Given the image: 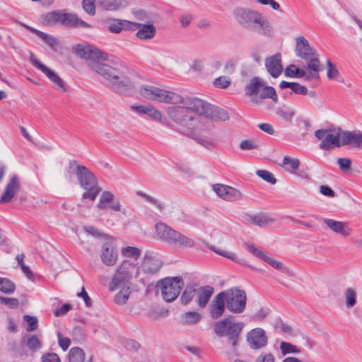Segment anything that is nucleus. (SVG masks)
<instances>
[{
  "label": "nucleus",
  "instance_id": "2",
  "mask_svg": "<svg viewBox=\"0 0 362 362\" xmlns=\"http://www.w3.org/2000/svg\"><path fill=\"white\" fill-rule=\"evenodd\" d=\"M173 105L166 109L169 119L179 126L183 133L193 135L194 132L199 127L201 100L192 98L184 99L182 97V101Z\"/></svg>",
  "mask_w": 362,
  "mask_h": 362
},
{
  "label": "nucleus",
  "instance_id": "13",
  "mask_svg": "<svg viewBox=\"0 0 362 362\" xmlns=\"http://www.w3.org/2000/svg\"><path fill=\"white\" fill-rule=\"evenodd\" d=\"M30 62L33 66L40 70L50 80L56 89L63 93L66 90L63 79L54 71L40 62L33 53H30Z\"/></svg>",
  "mask_w": 362,
  "mask_h": 362
},
{
  "label": "nucleus",
  "instance_id": "57",
  "mask_svg": "<svg viewBox=\"0 0 362 362\" xmlns=\"http://www.w3.org/2000/svg\"><path fill=\"white\" fill-rule=\"evenodd\" d=\"M23 318L28 324L27 331L33 332L37 328V320L36 317L25 315Z\"/></svg>",
  "mask_w": 362,
  "mask_h": 362
},
{
  "label": "nucleus",
  "instance_id": "50",
  "mask_svg": "<svg viewBox=\"0 0 362 362\" xmlns=\"http://www.w3.org/2000/svg\"><path fill=\"white\" fill-rule=\"evenodd\" d=\"M256 174L262 180L272 185H274L276 182V180L274 177L273 174L268 170H257Z\"/></svg>",
  "mask_w": 362,
  "mask_h": 362
},
{
  "label": "nucleus",
  "instance_id": "54",
  "mask_svg": "<svg viewBox=\"0 0 362 362\" xmlns=\"http://www.w3.org/2000/svg\"><path fill=\"white\" fill-rule=\"evenodd\" d=\"M196 141L206 148H212L214 146V141L208 136H197L194 137Z\"/></svg>",
  "mask_w": 362,
  "mask_h": 362
},
{
  "label": "nucleus",
  "instance_id": "18",
  "mask_svg": "<svg viewBox=\"0 0 362 362\" xmlns=\"http://www.w3.org/2000/svg\"><path fill=\"white\" fill-rule=\"evenodd\" d=\"M201 117L216 121H226L229 119L228 112L222 108L211 105L201 100Z\"/></svg>",
  "mask_w": 362,
  "mask_h": 362
},
{
  "label": "nucleus",
  "instance_id": "15",
  "mask_svg": "<svg viewBox=\"0 0 362 362\" xmlns=\"http://www.w3.org/2000/svg\"><path fill=\"white\" fill-rule=\"evenodd\" d=\"M163 262L151 252H146L141 265L137 267L138 273L139 271L143 272L148 276L157 274L161 269Z\"/></svg>",
  "mask_w": 362,
  "mask_h": 362
},
{
  "label": "nucleus",
  "instance_id": "60",
  "mask_svg": "<svg viewBox=\"0 0 362 362\" xmlns=\"http://www.w3.org/2000/svg\"><path fill=\"white\" fill-rule=\"evenodd\" d=\"M236 68V62L233 59L226 61L223 65V72L228 74H232Z\"/></svg>",
  "mask_w": 362,
  "mask_h": 362
},
{
  "label": "nucleus",
  "instance_id": "55",
  "mask_svg": "<svg viewBox=\"0 0 362 362\" xmlns=\"http://www.w3.org/2000/svg\"><path fill=\"white\" fill-rule=\"evenodd\" d=\"M0 303L6 305L11 309L18 307L19 301L17 298L0 296Z\"/></svg>",
  "mask_w": 362,
  "mask_h": 362
},
{
  "label": "nucleus",
  "instance_id": "20",
  "mask_svg": "<svg viewBox=\"0 0 362 362\" xmlns=\"http://www.w3.org/2000/svg\"><path fill=\"white\" fill-rule=\"evenodd\" d=\"M246 339L248 345L252 349H262L268 343V338L265 331L259 327L255 328L247 332Z\"/></svg>",
  "mask_w": 362,
  "mask_h": 362
},
{
  "label": "nucleus",
  "instance_id": "21",
  "mask_svg": "<svg viewBox=\"0 0 362 362\" xmlns=\"http://www.w3.org/2000/svg\"><path fill=\"white\" fill-rule=\"evenodd\" d=\"M213 189L221 199L227 202L238 201L243 197L241 192L238 189L222 184L214 185Z\"/></svg>",
  "mask_w": 362,
  "mask_h": 362
},
{
  "label": "nucleus",
  "instance_id": "32",
  "mask_svg": "<svg viewBox=\"0 0 362 362\" xmlns=\"http://www.w3.org/2000/svg\"><path fill=\"white\" fill-rule=\"evenodd\" d=\"M63 25L74 28H92L91 25L79 18L76 14L68 13H65Z\"/></svg>",
  "mask_w": 362,
  "mask_h": 362
},
{
  "label": "nucleus",
  "instance_id": "3",
  "mask_svg": "<svg viewBox=\"0 0 362 362\" xmlns=\"http://www.w3.org/2000/svg\"><path fill=\"white\" fill-rule=\"evenodd\" d=\"M235 21L243 28L264 36L273 35L274 28L264 15L253 9L236 8L233 11Z\"/></svg>",
  "mask_w": 362,
  "mask_h": 362
},
{
  "label": "nucleus",
  "instance_id": "63",
  "mask_svg": "<svg viewBox=\"0 0 362 362\" xmlns=\"http://www.w3.org/2000/svg\"><path fill=\"white\" fill-rule=\"evenodd\" d=\"M134 15L137 20L141 21L148 22L151 20L149 14L146 11L141 9L135 11L134 12Z\"/></svg>",
  "mask_w": 362,
  "mask_h": 362
},
{
  "label": "nucleus",
  "instance_id": "42",
  "mask_svg": "<svg viewBox=\"0 0 362 362\" xmlns=\"http://www.w3.org/2000/svg\"><path fill=\"white\" fill-rule=\"evenodd\" d=\"M345 304L347 308H353L356 303V291L349 288L344 292Z\"/></svg>",
  "mask_w": 362,
  "mask_h": 362
},
{
  "label": "nucleus",
  "instance_id": "36",
  "mask_svg": "<svg viewBox=\"0 0 362 362\" xmlns=\"http://www.w3.org/2000/svg\"><path fill=\"white\" fill-rule=\"evenodd\" d=\"M30 30L37 35L39 37H40L45 42H46L51 48L53 49H57L59 45V42L57 38L35 28H30Z\"/></svg>",
  "mask_w": 362,
  "mask_h": 362
},
{
  "label": "nucleus",
  "instance_id": "14",
  "mask_svg": "<svg viewBox=\"0 0 362 362\" xmlns=\"http://www.w3.org/2000/svg\"><path fill=\"white\" fill-rule=\"evenodd\" d=\"M315 136L322 140L319 146L322 150H331L334 148H339L341 144V137L339 132L333 133L329 129H317L315 132Z\"/></svg>",
  "mask_w": 362,
  "mask_h": 362
},
{
  "label": "nucleus",
  "instance_id": "31",
  "mask_svg": "<svg viewBox=\"0 0 362 362\" xmlns=\"http://www.w3.org/2000/svg\"><path fill=\"white\" fill-rule=\"evenodd\" d=\"M213 293L214 288L210 286H205L199 288L197 292L196 299L198 305L201 308H204L209 301Z\"/></svg>",
  "mask_w": 362,
  "mask_h": 362
},
{
  "label": "nucleus",
  "instance_id": "53",
  "mask_svg": "<svg viewBox=\"0 0 362 362\" xmlns=\"http://www.w3.org/2000/svg\"><path fill=\"white\" fill-rule=\"evenodd\" d=\"M326 65L327 78L329 79L335 78L339 74V71L337 66L334 64H332L331 61L329 59L327 60Z\"/></svg>",
  "mask_w": 362,
  "mask_h": 362
},
{
  "label": "nucleus",
  "instance_id": "17",
  "mask_svg": "<svg viewBox=\"0 0 362 362\" xmlns=\"http://www.w3.org/2000/svg\"><path fill=\"white\" fill-rule=\"evenodd\" d=\"M117 250L112 238L107 239L101 246L100 259L102 262L108 267L113 266L117 261Z\"/></svg>",
  "mask_w": 362,
  "mask_h": 362
},
{
  "label": "nucleus",
  "instance_id": "37",
  "mask_svg": "<svg viewBox=\"0 0 362 362\" xmlns=\"http://www.w3.org/2000/svg\"><path fill=\"white\" fill-rule=\"evenodd\" d=\"M121 254L124 257L132 258L136 260L141 256V250L136 247L126 246L122 248Z\"/></svg>",
  "mask_w": 362,
  "mask_h": 362
},
{
  "label": "nucleus",
  "instance_id": "45",
  "mask_svg": "<svg viewBox=\"0 0 362 362\" xmlns=\"http://www.w3.org/2000/svg\"><path fill=\"white\" fill-rule=\"evenodd\" d=\"M280 349L284 356L288 354H298L300 352V350L296 346L285 341L281 342Z\"/></svg>",
  "mask_w": 362,
  "mask_h": 362
},
{
  "label": "nucleus",
  "instance_id": "41",
  "mask_svg": "<svg viewBox=\"0 0 362 362\" xmlns=\"http://www.w3.org/2000/svg\"><path fill=\"white\" fill-rule=\"evenodd\" d=\"M16 290V285L10 279L0 277V291L6 294H11Z\"/></svg>",
  "mask_w": 362,
  "mask_h": 362
},
{
  "label": "nucleus",
  "instance_id": "8",
  "mask_svg": "<svg viewBox=\"0 0 362 362\" xmlns=\"http://www.w3.org/2000/svg\"><path fill=\"white\" fill-rule=\"evenodd\" d=\"M138 269L135 264L129 260L123 261L116 269L109 284V290L115 291L121 286H131L130 281L133 276H136Z\"/></svg>",
  "mask_w": 362,
  "mask_h": 362
},
{
  "label": "nucleus",
  "instance_id": "38",
  "mask_svg": "<svg viewBox=\"0 0 362 362\" xmlns=\"http://www.w3.org/2000/svg\"><path fill=\"white\" fill-rule=\"evenodd\" d=\"M85 360V353L81 348L73 347L69 352V362H83Z\"/></svg>",
  "mask_w": 362,
  "mask_h": 362
},
{
  "label": "nucleus",
  "instance_id": "49",
  "mask_svg": "<svg viewBox=\"0 0 362 362\" xmlns=\"http://www.w3.org/2000/svg\"><path fill=\"white\" fill-rule=\"evenodd\" d=\"M258 142L253 139H246L240 141L239 147L242 151H252L258 148Z\"/></svg>",
  "mask_w": 362,
  "mask_h": 362
},
{
  "label": "nucleus",
  "instance_id": "64",
  "mask_svg": "<svg viewBox=\"0 0 362 362\" xmlns=\"http://www.w3.org/2000/svg\"><path fill=\"white\" fill-rule=\"evenodd\" d=\"M275 356L272 353L262 354L259 355L255 362H274Z\"/></svg>",
  "mask_w": 362,
  "mask_h": 362
},
{
  "label": "nucleus",
  "instance_id": "6",
  "mask_svg": "<svg viewBox=\"0 0 362 362\" xmlns=\"http://www.w3.org/2000/svg\"><path fill=\"white\" fill-rule=\"evenodd\" d=\"M157 238L163 243L179 247L192 248L195 246V241L180 231L173 228L163 222H158L155 226Z\"/></svg>",
  "mask_w": 362,
  "mask_h": 362
},
{
  "label": "nucleus",
  "instance_id": "46",
  "mask_svg": "<svg viewBox=\"0 0 362 362\" xmlns=\"http://www.w3.org/2000/svg\"><path fill=\"white\" fill-rule=\"evenodd\" d=\"M137 194L139 196L146 199V200H147L148 202L153 204L159 211H161L163 209L165 204L160 200H158V199H156L155 197L148 195L147 194L142 192H139Z\"/></svg>",
  "mask_w": 362,
  "mask_h": 362
},
{
  "label": "nucleus",
  "instance_id": "24",
  "mask_svg": "<svg viewBox=\"0 0 362 362\" xmlns=\"http://www.w3.org/2000/svg\"><path fill=\"white\" fill-rule=\"evenodd\" d=\"M132 24L133 22L127 20L109 18L106 20L105 26L110 33L119 34L123 30L132 29Z\"/></svg>",
  "mask_w": 362,
  "mask_h": 362
},
{
  "label": "nucleus",
  "instance_id": "4",
  "mask_svg": "<svg viewBox=\"0 0 362 362\" xmlns=\"http://www.w3.org/2000/svg\"><path fill=\"white\" fill-rule=\"evenodd\" d=\"M74 173L76 175L80 186L87 191L83 193L82 199L94 201L100 192L96 177L86 166L79 165L76 160H72L69 162L64 176L68 180H71Z\"/></svg>",
  "mask_w": 362,
  "mask_h": 362
},
{
  "label": "nucleus",
  "instance_id": "29",
  "mask_svg": "<svg viewBox=\"0 0 362 362\" xmlns=\"http://www.w3.org/2000/svg\"><path fill=\"white\" fill-rule=\"evenodd\" d=\"M342 146L352 145L361 148L362 145V132H345L341 135Z\"/></svg>",
  "mask_w": 362,
  "mask_h": 362
},
{
  "label": "nucleus",
  "instance_id": "43",
  "mask_svg": "<svg viewBox=\"0 0 362 362\" xmlns=\"http://www.w3.org/2000/svg\"><path fill=\"white\" fill-rule=\"evenodd\" d=\"M276 113L283 119L287 122H290L295 115V112L293 110L284 105L279 107L276 110Z\"/></svg>",
  "mask_w": 362,
  "mask_h": 362
},
{
  "label": "nucleus",
  "instance_id": "33",
  "mask_svg": "<svg viewBox=\"0 0 362 362\" xmlns=\"http://www.w3.org/2000/svg\"><path fill=\"white\" fill-rule=\"evenodd\" d=\"M206 246L211 251L216 253L217 255L224 257L234 262L243 264V260L240 259L235 252L210 244H207Z\"/></svg>",
  "mask_w": 362,
  "mask_h": 362
},
{
  "label": "nucleus",
  "instance_id": "47",
  "mask_svg": "<svg viewBox=\"0 0 362 362\" xmlns=\"http://www.w3.org/2000/svg\"><path fill=\"white\" fill-rule=\"evenodd\" d=\"M65 13L59 11H52L47 16L49 23H61L63 25Z\"/></svg>",
  "mask_w": 362,
  "mask_h": 362
},
{
  "label": "nucleus",
  "instance_id": "28",
  "mask_svg": "<svg viewBox=\"0 0 362 362\" xmlns=\"http://www.w3.org/2000/svg\"><path fill=\"white\" fill-rule=\"evenodd\" d=\"M136 28V37L141 40H150L156 35V28L152 24H142L133 22L132 29Z\"/></svg>",
  "mask_w": 362,
  "mask_h": 362
},
{
  "label": "nucleus",
  "instance_id": "25",
  "mask_svg": "<svg viewBox=\"0 0 362 362\" xmlns=\"http://www.w3.org/2000/svg\"><path fill=\"white\" fill-rule=\"evenodd\" d=\"M265 67L273 78H278L283 72L281 54H276L267 57L265 59Z\"/></svg>",
  "mask_w": 362,
  "mask_h": 362
},
{
  "label": "nucleus",
  "instance_id": "23",
  "mask_svg": "<svg viewBox=\"0 0 362 362\" xmlns=\"http://www.w3.org/2000/svg\"><path fill=\"white\" fill-rule=\"evenodd\" d=\"M296 42L295 53L298 57L303 59H308L316 55L315 50L310 47L305 37L302 35L297 37Z\"/></svg>",
  "mask_w": 362,
  "mask_h": 362
},
{
  "label": "nucleus",
  "instance_id": "30",
  "mask_svg": "<svg viewBox=\"0 0 362 362\" xmlns=\"http://www.w3.org/2000/svg\"><path fill=\"white\" fill-rule=\"evenodd\" d=\"M307 60L309 61V62L305 66V69L308 70L306 80L311 81L314 79H318L320 77L319 71L320 62L317 58V54Z\"/></svg>",
  "mask_w": 362,
  "mask_h": 362
},
{
  "label": "nucleus",
  "instance_id": "7",
  "mask_svg": "<svg viewBox=\"0 0 362 362\" xmlns=\"http://www.w3.org/2000/svg\"><path fill=\"white\" fill-rule=\"evenodd\" d=\"M245 327L243 322H236L233 316H228L214 325V332L219 337H226L233 346H235Z\"/></svg>",
  "mask_w": 362,
  "mask_h": 362
},
{
  "label": "nucleus",
  "instance_id": "34",
  "mask_svg": "<svg viewBox=\"0 0 362 362\" xmlns=\"http://www.w3.org/2000/svg\"><path fill=\"white\" fill-rule=\"evenodd\" d=\"M247 221L259 227H265L274 222L273 218L263 213L248 215Z\"/></svg>",
  "mask_w": 362,
  "mask_h": 362
},
{
  "label": "nucleus",
  "instance_id": "44",
  "mask_svg": "<svg viewBox=\"0 0 362 362\" xmlns=\"http://www.w3.org/2000/svg\"><path fill=\"white\" fill-rule=\"evenodd\" d=\"M144 115H147L151 119L158 122H162L163 117L161 112L151 105H148V108L146 111Z\"/></svg>",
  "mask_w": 362,
  "mask_h": 362
},
{
  "label": "nucleus",
  "instance_id": "51",
  "mask_svg": "<svg viewBox=\"0 0 362 362\" xmlns=\"http://www.w3.org/2000/svg\"><path fill=\"white\" fill-rule=\"evenodd\" d=\"M195 288L193 287H187L181 296V301L183 304H188L195 295Z\"/></svg>",
  "mask_w": 362,
  "mask_h": 362
},
{
  "label": "nucleus",
  "instance_id": "39",
  "mask_svg": "<svg viewBox=\"0 0 362 362\" xmlns=\"http://www.w3.org/2000/svg\"><path fill=\"white\" fill-rule=\"evenodd\" d=\"M202 319V315L195 311H189L185 313L182 317V323L185 325H194L199 322Z\"/></svg>",
  "mask_w": 362,
  "mask_h": 362
},
{
  "label": "nucleus",
  "instance_id": "9",
  "mask_svg": "<svg viewBox=\"0 0 362 362\" xmlns=\"http://www.w3.org/2000/svg\"><path fill=\"white\" fill-rule=\"evenodd\" d=\"M184 286L181 277H167L158 281L156 286L157 293H160L163 300L167 302L175 300Z\"/></svg>",
  "mask_w": 362,
  "mask_h": 362
},
{
  "label": "nucleus",
  "instance_id": "58",
  "mask_svg": "<svg viewBox=\"0 0 362 362\" xmlns=\"http://www.w3.org/2000/svg\"><path fill=\"white\" fill-rule=\"evenodd\" d=\"M59 346L63 351H66L71 344V340L68 337H64L60 332L57 333Z\"/></svg>",
  "mask_w": 362,
  "mask_h": 362
},
{
  "label": "nucleus",
  "instance_id": "1",
  "mask_svg": "<svg viewBox=\"0 0 362 362\" xmlns=\"http://www.w3.org/2000/svg\"><path fill=\"white\" fill-rule=\"evenodd\" d=\"M74 52L87 61L89 67L103 76L109 87L114 91L129 95L134 90V84L127 76L124 66L112 67L105 63L108 59L107 53L90 45H79L74 48Z\"/></svg>",
  "mask_w": 362,
  "mask_h": 362
},
{
  "label": "nucleus",
  "instance_id": "61",
  "mask_svg": "<svg viewBox=\"0 0 362 362\" xmlns=\"http://www.w3.org/2000/svg\"><path fill=\"white\" fill-rule=\"evenodd\" d=\"M337 163L342 171H346L351 168V160L346 158H339L337 159Z\"/></svg>",
  "mask_w": 362,
  "mask_h": 362
},
{
  "label": "nucleus",
  "instance_id": "27",
  "mask_svg": "<svg viewBox=\"0 0 362 362\" xmlns=\"http://www.w3.org/2000/svg\"><path fill=\"white\" fill-rule=\"evenodd\" d=\"M100 8L106 11H116L128 6L127 0H98Z\"/></svg>",
  "mask_w": 362,
  "mask_h": 362
},
{
  "label": "nucleus",
  "instance_id": "40",
  "mask_svg": "<svg viewBox=\"0 0 362 362\" xmlns=\"http://www.w3.org/2000/svg\"><path fill=\"white\" fill-rule=\"evenodd\" d=\"M24 342L25 345L31 351H35L40 349L42 346L40 340L35 335L28 334L24 337Z\"/></svg>",
  "mask_w": 362,
  "mask_h": 362
},
{
  "label": "nucleus",
  "instance_id": "52",
  "mask_svg": "<svg viewBox=\"0 0 362 362\" xmlns=\"http://www.w3.org/2000/svg\"><path fill=\"white\" fill-rule=\"evenodd\" d=\"M95 0H82V7L84 11L90 16H94L96 12Z\"/></svg>",
  "mask_w": 362,
  "mask_h": 362
},
{
  "label": "nucleus",
  "instance_id": "22",
  "mask_svg": "<svg viewBox=\"0 0 362 362\" xmlns=\"http://www.w3.org/2000/svg\"><path fill=\"white\" fill-rule=\"evenodd\" d=\"M21 182L17 175H13L6 185L0 197V203L7 204L20 192Z\"/></svg>",
  "mask_w": 362,
  "mask_h": 362
},
{
  "label": "nucleus",
  "instance_id": "26",
  "mask_svg": "<svg viewBox=\"0 0 362 362\" xmlns=\"http://www.w3.org/2000/svg\"><path fill=\"white\" fill-rule=\"evenodd\" d=\"M226 300L223 292L218 293L211 301L209 306L211 317L213 319H218L223 315L226 310Z\"/></svg>",
  "mask_w": 362,
  "mask_h": 362
},
{
  "label": "nucleus",
  "instance_id": "12",
  "mask_svg": "<svg viewBox=\"0 0 362 362\" xmlns=\"http://www.w3.org/2000/svg\"><path fill=\"white\" fill-rule=\"evenodd\" d=\"M96 209L100 211L110 210L114 212H122L124 215L126 214V211L122 208L119 199L113 192L108 190L103 191L100 195Z\"/></svg>",
  "mask_w": 362,
  "mask_h": 362
},
{
  "label": "nucleus",
  "instance_id": "19",
  "mask_svg": "<svg viewBox=\"0 0 362 362\" xmlns=\"http://www.w3.org/2000/svg\"><path fill=\"white\" fill-rule=\"evenodd\" d=\"M322 223L327 229L342 238H348L352 234L353 229L348 222L325 218L322 220Z\"/></svg>",
  "mask_w": 362,
  "mask_h": 362
},
{
  "label": "nucleus",
  "instance_id": "11",
  "mask_svg": "<svg viewBox=\"0 0 362 362\" xmlns=\"http://www.w3.org/2000/svg\"><path fill=\"white\" fill-rule=\"evenodd\" d=\"M223 292L226 308L230 312L240 314L245 311L247 303L245 291L234 287Z\"/></svg>",
  "mask_w": 362,
  "mask_h": 362
},
{
  "label": "nucleus",
  "instance_id": "48",
  "mask_svg": "<svg viewBox=\"0 0 362 362\" xmlns=\"http://www.w3.org/2000/svg\"><path fill=\"white\" fill-rule=\"evenodd\" d=\"M230 77L221 76L215 78L213 83L216 88L225 89L230 86Z\"/></svg>",
  "mask_w": 362,
  "mask_h": 362
},
{
  "label": "nucleus",
  "instance_id": "35",
  "mask_svg": "<svg viewBox=\"0 0 362 362\" xmlns=\"http://www.w3.org/2000/svg\"><path fill=\"white\" fill-rule=\"evenodd\" d=\"M131 286L124 285L119 288V292L115 295V303L119 305H123L127 303L131 294Z\"/></svg>",
  "mask_w": 362,
  "mask_h": 362
},
{
  "label": "nucleus",
  "instance_id": "56",
  "mask_svg": "<svg viewBox=\"0 0 362 362\" xmlns=\"http://www.w3.org/2000/svg\"><path fill=\"white\" fill-rule=\"evenodd\" d=\"M284 165H290L291 172L295 171L299 168L300 160L298 158H291L288 156H285L283 158Z\"/></svg>",
  "mask_w": 362,
  "mask_h": 362
},
{
  "label": "nucleus",
  "instance_id": "59",
  "mask_svg": "<svg viewBox=\"0 0 362 362\" xmlns=\"http://www.w3.org/2000/svg\"><path fill=\"white\" fill-rule=\"evenodd\" d=\"M42 362H61L59 356L52 352L45 353L41 356Z\"/></svg>",
  "mask_w": 362,
  "mask_h": 362
},
{
  "label": "nucleus",
  "instance_id": "62",
  "mask_svg": "<svg viewBox=\"0 0 362 362\" xmlns=\"http://www.w3.org/2000/svg\"><path fill=\"white\" fill-rule=\"evenodd\" d=\"M148 105H139V104H134L131 105L130 109L132 111H133L134 113L143 116L144 115L146 111L148 110Z\"/></svg>",
  "mask_w": 362,
  "mask_h": 362
},
{
  "label": "nucleus",
  "instance_id": "5",
  "mask_svg": "<svg viewBox=\"0 0 362 362\" xmlns=\"http://www.w3.org/2000/svg\"><path fill=\"white\" fill-rule=\"evenodd\" d=\"M245 93L250 98V102L256 105H261L262 100L270 98L277 103L279 98L272 86H266L264 81L258 76L252 77L245 86Z\"/></svg>",
  "mask_w": 362,
  "mask_h": 362
},
{
  "label": "nucleus",
  "instance_id": "10",
  "mask_svg": "<svg viewBox=\"0 0 362 362\" xmlns=\"http://www.w3.org/2000/svg\"><path fill=\"white\" fill-rule=\"evenodd\" d=\"M139 93L147 100H156L159 103L176 104L182 101V96L179 94L154 86L142 87Z\"/></svg>",
  "mask_w": 362,
  "mask_h": 362
},
{
  "label": "nucleus",
  "instance_id": "16",
  "mask_svg": "<svg viewBox=\"0 0 362 362\" xmlns=\"http://www.w3.org/2000/svg\"><path fill=\"white\" fill-rule=\"evenodd\" d=\"M245 247L247 251L255 257L265 262L276 270L284 272L285 267L281 262L270 257L267 252L257 247L255 245L246 243Z\"/></svg>",
  "mask_w": 362,
  "mask_h": 362
}]
</instances>
